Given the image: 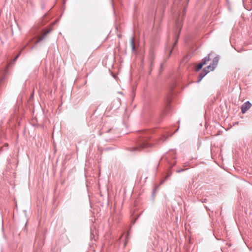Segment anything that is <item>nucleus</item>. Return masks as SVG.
<instances>
[{
  "mask_svg": "<svg viewBox=\"0 0 252 252\" xmlns=\"http://www.w3.org/2000/svg\"><path fill=\"white\" fill-rule=\"evenodd\" d=\"M210 60V54H209L207 56L205 57L204 58H203L201 63H202V64L204 65L207 63V62H208Z\"/></svg>",
  "mask_w": 252,
  "mask_h": 252,
  "instance_id": "nucleus-7",
  "label": "nucleus"
},
{
  "mask_svg": "<svg viewBox=\"0 0 252 252\" xmlns=\"http://www.w3.org/2000/svg\"><path fill=\"white\" fill-rule=\"evenodd\" d=\"M179 33L180 32H178L177 33H176L174 35V37L175 38V41L174 42V46H175L176 44H177L178 43V39L180 36Z\"/></svg>",
  "mask_w": 252,
  "mask_h": 252,
  "instance_id": "nucleus-10",
  "label": "nucleus"
},
{
  "mask_svg": "<svg viewBox=\"0 0 252 252\" xmlns=\"http://www.w3.org/2000/svg\"><path fill=\"white\" fill-rule=\"evenodd\" d=\"M215 68V67L211 64L207 66L206 67H205L203 69L206 71H208L209 73L210 71L213 70Z\"/></svg>",
  "mask_w": 252,
  "mask_h": 252,
  "instance_id": "nucleus-8",
  "label": "nucleus"
},
{
  "mask_svg": "<svg viewBox=\"0 0 252 252\" xmlns=\"http://www.w3.org/2000/svg\"><path fill=\"white\" fill-rule=\"evenodd\" d=\"M219 62V58L216 57L214 58L212 63H211L212 65H213L215 67L217 66L218 63Z\"/></svg>",
  "mask_w": 252,
  "mask_h": 252,
  "instance_id": "nucleus-9",
  "label": "nucleus"
},
{
  "mask_svg": "<svg viewBox=\"0 0 252 252\" xmlns=\"http://www.w3.org/2000/svg\"><path fill=\"white\" fill-rule=\"evenodd\" d=\"M178 23H179V21H177V22H176V25H177V26L178 25Z\"/></svg>",
  "mask_w": 252,
  "mask_h": 252,
  "instance_id": "nucleus-20",
  "label": "nucleus"
},
{
  "mask_svg": "<svg viewBox=\"0 0 252 252\" xmlns=\"http://www.w3.org/2000/svg\"><path fill=\"white\" fill-rule=\"evenodd\" d=\"M171 176V174H169V175H168L167 176H166L165 177V179H167L169 177H170Z\"/></svg>",
  "mask_w": 252,
  "mask_h": 252,
  "instance_id": "nucleus-17",
  "label": "nucleus"
},
{
  "mask_svg": "<svg viewBox=\"0 0 252 252\" xmlns=\"http://www.w3.org/2000/svg\"><path fill=\"white\" fill-rule=\"evenodd\" d=\"M252 106V104L250 101H247L245 102L241 106V112L243 114L245 113Z\"/></svg>",
  "mask_w": 252,
  "mask_h": 252,
  "instance_id": "nucleus-2",
  "label": "nucleus"
},
{
  "mask_svg": "<svg viewBox=\"0 0 252 252\" xmlns=\"http://www.w3.org/2000/svg\"><path fill=\"white\" fill-rule=\"evenodd\" d=\"M167 137H165V136H163L162 138H161V139L163 140V141H165L166 140V139H167Z\"/></svg>",
  "mask_w": 252,
  "mask_h": 252,
  "instance_id": "nucleus-14",
  "label": "nucleus"
},
{
  "mask_svg": "<svg viewBox=\"0 0 252 252\" xmlns=\"http://www.w3.org/2000/svg\"><path fill=\"white\" fill-rule=\"evenodd\" d=\"M210 60V54H209L207 56L205 57L204 58H203L201 63H202V64L204 65L207 63V62H208Z\"/></svg>",
  "mask_w": 252,
  "mask_h": 252,
  "instance_id": "nucleus-6",
  "label": "nucleus"
},
{
  "mask_svg": "<svg viewBox=\"0 0 252 252\" xmlns=\"http://www.w3.org/2000/svg\"><path fill=\"white\" fill-rule=\"evenodd\" d=\"M203 66L202 63L200 62L199 63L197 64V65L196 67L195 70L196 71H199Z\"/></svg>",
  "mask_w": 252,
  "mask_h": 252,
  "instance_id": "nucleus-11",
  "label": "nucleus"
},
{
  "mask_svg": "<svg viewBox=\"0 0 252 252\" xmlns=\"http://www.w3.org/2000/svg\"><path fill=\"white\" fill-rule=\"evenodd\" d=\"M147 138H143L139 140L137 145L136 147H133V151H141V150L147 148L151 146V145L148 143L147 141Z\"/></svg>",
  "mask_w": 252,
  "mask_h": 252,
  "instance_id": "nucleus-1",
  "label": "nucleus"
},
{
  "mask_svg": "<svg viewBox=\"0 0 252 252\" xmlns=\"http://www.w3.org/2000/svg\"><path fill=\"white\" fill-rule=\"evenodd\" d=\"M179 26V30L180 31L181 29H180V25H179V26Z\"/></svg>",
  "mask_w": 252,
  "mask_h": 252,
  "instance_id": "nucleus-21",
  "label": "nucleus"
},
{
  "mask_svg": "<svg viewBox=\"0 0 252 252\" xmlns=\"http://www.w3.org/2000/svg\"><path fill=\"white\" fill-rule=\"evenodd\" d=\"M185 13H186V11H185L184 12V13H183V14H184Z\"/></svg>",
  "mask_w": 252,
  "mask_h": 252,
  "instance_id": "nucleus-23",
  "label": "nucleus"
},
{
  "mask_svg": "<svg viewBox=\"0 0 252 252\" xmlns=\"http://www.w3.org/2000/svg\"><path fill=\"white\" fill-rule=\"evenodd\" d=\"M118 36H119V37H121V35H119Z\"/></svg>",
  "mask_w": 252,
  "mask_h": 252,
  "instance_id": "nucleus-22",
  "label": "nucleus"
},
{
  "mask_svg": "<svg viewBox=\"0 0 252 252\" xmlns=\"http://www.w3.org/2000/svg\"><path fill=\"white\" fill-rule=\"evenodd\" d=\"M43 34H42L41 36H39L36 41H35V44H37V43L39 42L40 41L43 40L44 39H45L47 36V34L49 32H43Z\"/></svg>",
  "mask_w": 252,
  "mask_h": 252,
  "instance_id": "nucleus-5",
  "label": "nucleus"
},
{
  "mask_svg": "<svg viewBox=\"0 0 252 252\" xmlns=\"http://www.w3.org/2000/svg\"><path fill=\"white\" fill-rule=\"evenodd\" d=\"M52 30H42L41 32H50V31H51Z\"/></svg>",
  "mask_w": 252,
  "mask_h": 252,
  "instance_id": "nucleus-13",
  "label": "nucleus"
},
{
  "mask_svg": "<svg viewBox=\"0 0 252 252\" xmlns=\"http://www.w3.org/2000/svg\"><path fill=\"white\" fill-rule=\"evenodd\" d=\"M184 170H185V169H180V170H177V172H178V173H180V172H182V171H184Z\"/></svg>",
  "mask_w": 252,
  "mask_h": 252,
  "instance_id": "nucleus-16",
  "label": "nucleus"
},
{
  "mask_svg": "<svg viewBox=\"0 0 252 252\" xmlns=\"http://www.w3.org/2000/svg\"><path fill=\"white\" fill-rule=\"evenodd\" d=\"M135 39L132 36L130 38V44L131 47V50L132 52H134L135 51Z\"/></svg>",
  "mask_w": 252,
  "mask_h": 252,
  "instance_id": "nucleus-4",
  "label": "nucleus"
},
{
  "mask_svg": "<svg viewBox=\"0 0 252 252\" xmlns=\"http://www.w3.org/2000/svg\"><path fill=\"white\" fill-rule=\"evenodd\" d=\"M41 6H42V9H44V7H45V5H44V4H42V5H41Z\"/></svg>",
  "mask_w": 252,
  "mask_h": 252,
  "instance_id": "nucleus-18",
  "label": "nucleus"
},
{
  "mask_svg": "<svg viewBox=\"0 0 252 252\" xmlns=\"http://www.w3.org/2000/svg\"><path fill=\"white\" fill-rule=\"evenodd\" d=\"M208 73V71L203 70L202 71H201L198 76V79L197 81V83H199L201 80L202 79V78Z\"/></svg>",
  "mask_w": 252,
  "mask_h": 252,
  "instance_id": "nucleus-3",
  "label": "nucleus"
},
{
  "mask_svg": "<svg viewBox=\"0 0 252 252\" xmlns=\"http://www.w3.org/2000/svg\"><path fill=\"white\" fill-rule=\"evenodd\" d=\"M173 48V47H172V49L170 50V54H171V53H172Z\"/></svg>",
  "mask_w": 252,
  "mask_h": 252,
  "instance_id": "nucleus-19",
  "label": "nucleus"
},
{
  "mask_svg": "<svg viewBox=\"0 0 252 252\" xmlns=\"http://www.w3.org/2000/svg\"><path fill=\"white\" fill-rule=\"evenodd\" d=\"M118 103L119 104H120L121 103V100L120 99H117L116 100Z\"/></svg>",
  "mask_w": 252,
  "mask_h": 252,
  "instance_id": "nucleus-15",
  "label": "nucleus"
},
{
  "mask_svg": "<svg viewBox=\"0 0 252 252\" xmlns=\"http://www.w3.org/2000/svg\"><path fill=\"white\" fill-rule=\"evenodd\" d=\"M20 53L21 52H20L15 57V58L14 59V61H15L19 57V56H20Z\"/></svg>",
  "mask_w": 252,
  "mask_h": 252,
  "instance_id": "nucleus-12",
  "label": "nucleus"
}]
</instances>
